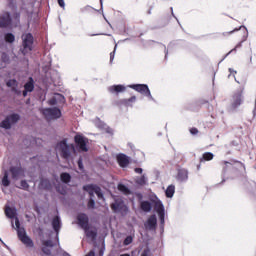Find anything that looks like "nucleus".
<instances>
[{
	"label": "nucleus",
	"mask_w": 256,
	"mask_h": 256,
	"mask_svg": "<svg viewBox=\"0 0 256 256\" xmlns=\"http://www.w3.org/2000/svg\"><path fill=\"white\" fill-rule=\"evenodd\" d=\"M77 222L81 229H84L86 233V237L91 239V241H95L97 239V232L93 230H89V216L85 213H80L77 215Z\"/></svg>",
	"instance_id": "f03ea898"
},
{
	"label": "nucleus",
	"mask_w": 256,
	"mask_h": 256,
	"mask_svg": "<svg viewBox=\"0 0 256 256\" xmlns=\"http://www.w3.org/2000/svg\"><path fill=\"white\" fill-rule=\"evenodd\" d=\"M60 179L62 183H70L71 182V174L67 173V172H63L60 175Z\"/></svg>",
	"instance_id": "5701e85b"
},
{
	"label": "nucleus",
	"mask_w": 256,
	"mask_h": 256,
	"mask_svg": "<svg viewBox=\"0 0 256 256\" xmlns=\"http://www.w3.org/2000/svg\"><path fill=\"white\" fill-rule=\"evenodd\" d=\"M11 25H13L11 13L3 12V14L0 15V29H7V27H11Z\"/></svg>",
	"instance_id": "1a4fd4ad"
},
{
	"label": "nucleus",
	"mask_w": 256,
	"mask_h": 256,
	"mask_svg": "<svg viewBox=\"0 0 256 256\" xmlns=\"http://www.w3.org/2000/svg\"><path fill=\"white\" fill-rule=\"evenodd\" d=\"M22 45L24 47V49L22 50L23 55H25L28 51H33V34H26L23 37Z\"/></svg>",
	"instance_id": "6e6552de"
},
{
	"label": "nucleus",
	"mask_w": 256,
	"mask_h": 256,
	"mask_svg": "<svg viewBox=\"0 0 256 256\" xmlns=\"http://www.w3.org/2000/svg\"><path fill=\"white\" fill-rule=\"evenodd\" d=\"M100 255H103V252H100Z\"/></svg>",
	"instance_id": "5fc2aeb1"
},
{
	"label": "nucleus",
	"mask_w": 256,
	"mask_h": 256,
	"mask_svg": "<svg viewBox=\"0 0 256 256\" xmlns=\"http://www.w3.org/2000/svg\"><path fill=\"white\" fill-rule=\"evenodd\" d=\"M78 167L80 169V171H83V159L79 158L78 160Z\"/></svg>",
	"instance_id": "ea45409f"
},
{
	"label": "nucleus",
	"mask_w": 256,
	"mask_h": 256,
	"mask_svg": "<svg viewBox=\"0 0 256 256\" xmlns=\"http://www.w3.org/2000/svg\"><path fill=\"white\" fill-rule=\"evenodd\" d=\"M141 209L146 212L151 211V204L149 202H142Z\"/></svg>",
	"instance_id": "c756f323"
},
{
	"label": "nucleus",
	"mask_w": 256,
	"mask_h": 256,
	"mask_svg": "<svg viewBox=\"0 0 256 256\" xmlns=\"http://www.w3.org/2000/svg\"><path fill=\"white\" fill-rule=\"evenodd\" d=\"M147 229H155V225H157V217L151 216L146 222Z\"/></svg>",
	"instance_id": "f3484780"
},
{
	"label": "nucleus",
	"mask_w": 256,
	"mask_h": 256,
	"mask_svg": "<svg viewBox=\"0 0 256 256\" xmlns=\"http://www.w3.org/2000/svg\"><path fill=\"white\" fill-rule=\"evenodd\" d=\"M229 71H230V73H233V70H232V69H230Z\"/></svg>",
	"instance_id": "864d4df0"
},
{
	"label": "nucleus",
	"mask_w": 256,
	"mask_h": 256,
	"mask_svg": "<svg viewBox=\"0 0 256 256\" xmlns=\"http://www.w3.org/2000/svg\"><path fill=\"white\" fill-rule=\"evenodd\" d=\"M131 89H134L135 91H138V93H141L142 95H146L147 97H150V99H153V96H151V91L149 90V87L145 84H136V85H130Z\"/></svg>",
	"instance_id": "9b49d317"
},
{
	"label": "nucleus",
	"mask_w": 256,
	"mask_h": 256,
	"mask_svg": "<svg viewBox=\"0 0 256 256\" xmlns=\"http://www.w3.org/2000/svg\"><path fill=\"white\" fill-rule=\"evenodd\" d=\"M190 133L192 135H197V133H199V131L196 128H192V129H190Z\"/></svg>",
	"instance_id": "37998d69"
},
{
	"label": "nucleus",
	"mask_w": 256,
	"mask_h": 256,
	"mask_svg": "<svg viewBox=\"0 0 256 256\" xmlns=\"http://www.w3.org/2000/svg\"><path fill=\"white\" fill-rule=\"evenodd\" d=\"M141 256H147V252H144Z\"/></svg>",
	"instance_id": "8fccbe9b"
},
{
	"label": "nucleus",
	"mask_w": 256,
	"mask_h": 256,
	"mask_svg": "<svg viewBox=\"0 0 256 256\" xmlns=\"http://www.w3.org/2000/svg\"><path fill=\"white\" fill-rule=\"evenodd\" d=\"M9 172L11 173V178L14 181H17L19 177H25V171L21 166H11L9 168Z\"/></svg>",
	"instance_id": "9d476101"
},
{
	"label": "nucleus",
	"mask_w": 256,
	"mask_h": 256,
	"mask_svg": "<svg viewBox=\"0 0 256 256\" xmlns=\"http://www.w3.org/2000/svg\"><path fill=\"white\" fill-rule=\"evenodd\" d=\"M35 89V82L30 77L29 81L24 85V90L28 91L29 93H32V91Z\"/></svg>",
	"instance_id": "6ab92c4d"
},
{
	"label": "nucleus",
	"mask_w": 256,
	"mask_h": 256,
	"mask_svg": "<svg viewBox=\"0 0 256 256\" xmlns=\"http://www.w3.org/2000/svg\"><path fill=\"white\" fill-rule=\"evenodd\" d=\"M56 148L59 151L60 157H62V159H70L71 155H75V153H77L74 144H67V138L58 142Z\"/></svg>",
	"instance_id": "f257e3e1"
},
{
	"label": "nucleus",
	"mask_w": 256,
	"mask_h": 256,
	"mask_svg": "<svg viewBox=\"0 0 256 256\" xmlns=\"http://www.w3.org/2000/svg\"><path fill=\"white\" fill-rule=\"evenodd\" d=\"M130 101H135V97H132V98L130 99Z\"/></svg>",
	"instance_id": "3c124183"
},
{
	"label": "nucleus",
	"mask_w": 256,
	"mask_h": 256,
	"mask_svg": "<svg viewBox=\"0 0 256 256\" xmlns=\"http://www.w3.org/2000/svg\"><path fill=\"white\" fill-rule=\"evenodd\" d=\"M42 245H44V247H54L53 241H51V240L43 241Z\"/></svg>",
	"instance_id": "f704fd0d"
},
{
	"label": "nucleus",
	"mask_w": 256,
	"mask_h": 256,
	"mask_svg": "<svg viewBox=\"0 0 256 256\" xmlns=\"http://www.w3.org/2000/svg\"><path fill=\"white\" fill-rule=\"evenodd\" d=\"M49 105H57V99L56 98H51L49 101H48Z\"/></svg>",
	"instance_id": "a19ab883"
},
{
	"label": "nucleus",
	"mask_w": 256,
	"mask_h": 256,
	"mask_svg": "<svg viewBox=\"0 0 256 256\" xmlns=\"http://www.w3.org/2000/svg\"><path fill=\"white\" fill-rule=\"evenodd\" d=\"M5 215L6 217H8V219H15V215H16L15 209L7 206L5 208Z\"/></svg>",
	"instance_id": "412c9836"
},
{
	"label": "nucleus",
	"mask_w": 256,
	"mask_h": 256,
	"mask_svg": "<svg viewBox=\"0 0 256 256\" xmlns=\"http://www.w3.org/2000/svg\"><path fill=\"white\" fill-rule=\"evenodd\" d=\"M173 195H175V186L171 185L166 189V196L173 197Z\"/></svg>",
	"instance_id": "bb28decb"
},
{
	"label": "nucleus",
	"mask_w": 256,
	"mask_h": 256,
	"mask_svg": "<svg viewBox=\"0 0 256 256\" xmlns=\"http://www.w3.org/2000/svg\"><path fill=\"white\" fill-rule=\"evenodd\" d=\"M43 115L46 119H61V110L57 107L45 108L43 110Z\"/></svg>",
	"instance_id": "0eeeda50"
},
{
	"label": "nucleus",
	"mask_w": 256,
	"mask_h": 256,
	"mask_svg": "<svg viewBox=\"0 0 256 256\" xmlns=\"http://www.w3.org/2000/svg\"><path fill=\"white\" fill-rule=\"evenodd\" d=\"M98 129H100V131H103L104 133L113 135V129L109 128V126H107V124H105L99 120H98Z\"/></svg>",
	"instance_id": "dca6fc26"
},
{
	"label": "nucleus",
	"mask_w": 256,
	"mask_h": 256,
	"mask_svg": "<svg viewBox=\"0 0 256 256\" xmlns=\"http://www.w3.org/2000/svg\"><path fill=\"white\" fill-rule=\"evenodd\" d=\"M17 17H19V14H17Z\"/></svg>",
	"instance_id": "6e6d98bb"
},
{
	"label": "nucleus",
	"mask_w": 256,
	"mask_h": 256,
	"mask_svg": "<svg viewBox=\"0 0 256 256\" xmlns=\"http://www.w3.org/2000/svg\"><path fill=\"white\" fill-rule=\"evenodd\" d=\"M113 59H115V55L113 53L110 54V62H113Z\"/></svg>",
	"instance_id": "49530a36"
},
{
	"label": "nucleus",
	"mask_w": 256,
	"mask_h": 256,
	"mask_svg": "<svg viewBox=\"0 0 256 256\" xmlns=\"http://www.w3.org/2000/svg\"><path fill=\"white\" fill-rule=\"evenodd\" d=\"M17 236L18 239L25 245V247H35V243H33V240L27 236V232L25 231V228H19L17 230Z\"/></svg>",
	"instance_id": "20e7f679"
},
{
	"label": "nucleus",
	"mask_w": 256,
	"mask_h": 256,
	"mask_svg": "<svg viewBox=\"0 0 256 256\" xmlns=\"http://www.w3.org/2000/svg\"><path fill=\"white\" fill-rule=\"evenodd\" d=\"M118 189L121 191V193H124L125 195L129 193V189L123 184H119Z\"/></svg>",
	"instance_id": "2f4dec72"
},
{
	"label": "nucleus",
	"mask_w": 256,
	"mask_h": 256,
	"mask_svg": "<svg viewBox=\"0 0 256 256\" xmlns=\"http://www.w3.org/2000/svg\"><path fill=\"white\" fill-rule=\"evenodd\" d=\"M74 143L78 149H80L82 152L87 153L89 151V148H87V143H89V139L87 137L81 135V134H76L74 136Z\"/></svg>",
	"instance_id": "423d86ee"
},
{
	"label": "nucleus",
	"mask_w": 256,
	"mask_h": 256,
	"mask_svg": "<svg viewBox=\"0 0 256 256\" xmlns=\"http://www.w3.org/2000/svg\"><path fill=\"white\" fill-rule=\"evenodd\" d=\"M178 179L180 181H185L187 179V170H181L179 173H178Z\"/></svg>",
	"instance_id": "c85d7f7f"
},
{
	"label": "nucleus",
	"mask_w": 256,
	"mask_h": 256,
	"mask_svg": "<svg viewBox=\"0 0 256 256\" xmlns=\"http://www.w3.org/2000/svg\"><path fill=\"white\" fill-rule=\"evenodd\" d=\"M6 43H15V35L13 33H7L4 36Z\"/></svg>",
	"instance_id": "393cba45"
},
{
	"label": "nucleus",
	"mask_w": 256,
	"mask_h": 256,
	"mask_svg": "<svg viewBox=\"0 0 256 256\" xmlns=\"http://www.w3.org/2000/svg\"><path fill=\"white\" fill-rule=\"evenodd\" d=\"M7 87H12L13 93H17V80L10 79L6 82Z\"/></svg>",
	"instance_id": "4be33fe9"
},
{
	"label": "nucleus",
	"mask_w": 256,
	"mask_h": 256,
	"mask_svg": "<svg viewBox=\"0 0 256 256\" xmlns=\"http://www.w3.org/2000/svg\"><path fill=\"white\" fill-rule=\"evenodd\" d=\"M97 197H98V199H103V194H101V193L99 192V190H98V193H97Z\"/></svg>",
	"instance_id": "de8ad7c7"
},
{
	"label": "nucleus",
	"mask_w": 256,
	"mask_h": 256,
	"mask_svg": "<svg viewBox=\"0 0 256 256\" xmlns=\"http://www.w3.org/2000/svg\"><path fill=\"white\" fill-rule=\"evenodd\" d=\"M86 13H91L92 15H95L97 13V10L95 8H92L91 6H87L85 8Z\"/></svg>",
	"instance_id": "72a5a7b5"
},
{
	"label": "nucleus",
	"mask_w": 256,
	"mask_h": 256,
	"mask_svg": "<svg viewBox=\"0 0 256 256\" xmlns=\"http://www.w3.org/2000/svg\"><path fill=\"white\" fill-rule=\"evenodd\" d=\"M135 173H143V169H141V168H136V169H135Z\"/></svg>",
	"instance_id": "a18cd8bd"
},
{
	"label": "nucleus",
	"mask_w": 256,
	"mask_h": 256,
	"mask_svg": "<svg viewBox=\"0 0 256 256\" xmlns=\"http://www.w3.org/2000/svg\"><path fill=\"white\" fill-rule=\"evenodd\" d=\"M15 226H16V229H21V223L19 222V218H15Z\"/></svg>",
	"instance_id": "58836bf2"
},
{
	"label": "nucleus",
	"mask_w": 256,
	"mask_h": 256,
	"mask_svg": "<svg viewBox=\"0 0 256 256\" xmlns=\"http://www.w3.org/2000/svg\"><path fill=\"white\" fill-rule=\"evenodd\" d=\"M213 157H214V155L211 152H206L203 154L204 161H211V160H213Z\"/></svg>",
	"instance_id": "7c9ffc66"
},
{
	"label": "nucleus",
	"mask_w": 256,
	"mask_h": 256,
	"mask_svg": "<svg viewBox=\"0 0 256 256\" xmlns=\"http://www.w3.org/2000/svg\"><path fill=\"white\" fill-rule=\"evenodd\" d=\"M42 252L44 253V255H51V249L46 247H42Z\"/></svg>",
	"instance_id": "4c0bfd02"
},
{
	"label": "nucleus",
	"mask_w": 256,
	"mask_h": 256,
	"mask_svg": "<svg viewBox=\"0 0 256 256\" xmlns=\"http://www.w3.org/2000/svg\"><path fill=\"white\" fill-rule=\"evenodd\" d=\"M110 93H123L125 91V86L123 85H113L109 87Z\"/></svg>",
	"instance_id": "a211bd4d"
},
{
	"label": "nucleus",
	"mask_w": 256,
	"mask_h": 256,
	"mask_svg": "<svg viewBox=\"0 0 256 256\" xmlns=\"http://www.w3.org/2000/svg\"><path fill=\"white\" fill-rule=\"evenodd\" d=\"M101 5H103V0H100Z\"/></svg>",
	"instance_id": "603ef678"
},
{
	"label": "nucleus",
	"mask_w": 256,
	"mask_h": 256,
	"mask_svg": "<svg viewBox=\"0 0 256 256\" xmlns=\"http://www.w3.org/2000/svg\"><path fill=\"white\" fill-rule=\"evenodd\" d=\"M137 183L139 185H145V183H147V178L145 176H142L140 179L137 180Z\"/></svg>",
	"instance_id": "c9c22d12"
},
{
	"label": "nucleus",
	"mask_w": 256,
	"mask_h": 256,
	"mask_svg": "<svg viewBox=\"0 0 256 256\" xmlns=\"http://www.w3.org/2000/svg\"><path fill=\"white\" fill-rule=\"evenodd\" d=\"M111 208L115 211V213H119L120 211H125L126 207L123 204V200L118 199L111 205Z\"/></svg>",
	"instance_id": "ddd939ff"
},
{
	"label": "nucleus",
	"mask_w": 256,
	"mask_h": 256,
	"mask_svg": "<svg viewBox=\"0 0 256 256\" xmlns=\"http://www.w3.org/2000/svg\"><path fill=\"white\" fill-rule=\"evenodd\" d=\"M40 187H43V189H49V187H51V182H49L48 179H41Z\"/></svg>",
	"instance_id": "a878e982"
},
{
	"label": "nucleus",
	"mask_w": 256,
	"mask_h": 256,
	"mask_svg": "<svg viewBox=\"0 0 256 256\" xmlns=\"http://www.w3.org/2000/svg\"><path fill=\"white\" fill-rule=\"evenodd\" d=\"M3 187H9L11 185V180H9V172L5 171L4 176L1 181Z\"/></svg>",
	"instance_id": "aec40b11"
},
{
	"label": "nucleus",
	"mask_w": 256,
	"mask_h": 256,
	"mask_svg": "<svg viewBox=\"0 0 256 256\" xmlns=\"http://www.w3.org/2000/svg\"><path fill=\"white\" fill-rule=\"evenodd\" d=\"M85 256H95V251L91 250L88 254H86Z\"/></svg>",
	"instance_id": "c03bdc74"
},
{
	"label": "nucleus",
	"mask_w": 256,
	"mask_h": 256,
	"mask_svg": "<svg viewBox=\"0 0 256 256\" xmlns=\"http://www.w3.org/2000/svg\"><path fill=\"white\" fill-rule=\"evenodd\" d=\"M242 101L243 100L241 99V95L234 96V101L232 103L233 108L237 109V107H239V105H241Z\"/></svg>",
	"instance_id": "b1692460"
},
{
	"label": "nucleus",
	"mask_w": 256,
	"mask_h": 256,
	"mask_svg": "<svg viewBox=\"0 0 256 256\" xmlns=\"http://www.w3.org/2000/svg\"><path fill=\"white\" fill-rule=\"evenodd\" d=\"M153 202L155 203V209L158 213V217H159L161 223H165V208L163 207L161 200H159L158 198H155V200H153Z\"/></svg>",
	"instance_id": "f8f14e48"
},
{
	"label": "nucleus",
	"mask_w": 256,
	"mask_h": 256,
	"mask_svg": "<svg viewBox=\"0 0 256 256\" xmlns=\"http://www.w3.org/2000/svg\"><path fill=\"white\" fill-rule=\"evenodd\" d=\"M27 93H29V91L24 89V91L22 92L23 97H25L27 95Z\"/></svg>",
	"instance_id": "09e8293b"
},
{
	"label": "nucleus",
	"mask_w": 256,
	"mask_h": 256,
	"mask_svg": "<svg viewBox=\"0 0 256 256\" xmlns=\"http://www.w3.org/2000/svg\"><path fill=\"white\" fill-rule=\"evenodd\" d=\"M58 5L62 7V9H65V0H58Z\"/></svg>",
	"instance_id": "79ce46f5"
},
{
	"label": "nucleus",
	"mask_w": 256,
	"mask_h": 256,
	"mask_svg": "<svg viewBox=\"0 0 256 256\" xmlns=\"http://www.w3.org/2000/svg\"><path fill=\"white\" fill-rule=\"evenodd\" d=\"M52 227L57 235H59V231L61 230V219L56 216L52 220Z\"/></svg>",
	"instance_id": "4468645a"
},
{
	"label": "nucleus",
	"mask_w": 256,
	"mask_h": 256,
	"mask_svg": "<svg viewBox=\"0 0 256 256\" xmlns=\"http://www.w3.org/2000/svg\"><path fill=\"white\" fill-rule=\"evenodd\" d=\"M1 59H2L3 63H9V61H10L9 55L5 52L2 53Z\"/></svg>",
	"instance_id": "473e14b6"
},
{
	"label": "nucleus",
	"mask_w": 256,
	"mask_h": 256,
	"mask_svg": "<svg viewBox=\"0 0 256 256\" xmlns=\"http://www.w3.org/2000/svg\"><path fill=\"white\" fill-rule=\"evenodd\" d=\"M131 243H133V238L131 236H128L125 240H124V245H131Z\"/></svg>",
	"instance_id": "e433bc0d"
},
{
	"label": "nucleus",
	"mask_w": 256,
	"mask_h": 256,
	"mask_svg": "<svg viewBox=\"0 0 256 256\" xmlns=\"http://www.w3.org/2000/svg\"><path fill=\"white\" fill-rule=\"evenodd\" d=\"M83 190L87 191L90 196V200L88 201L87 207L88 209H94L95 208V200H93V197L97 195V185L89 184L83 186Z\"/></svg>",
	"instance_id": "7ed1b4c3"
},
{
	"label": "nucleus",
	"mask_w": 256,
	"mask_h": 256,
	"mask_svg": "<svg viewBox=\"0 0 256 256\" xmlns=\"http://www.w3.org/2000/svg\"><path fill=\"white\" fill-rule=\"evenodd\" d=\"M117 161L120 167H127V165H129V158L125 154H119L117 156Z\"/></svg>",
	"instance_id": "2eb2a0df"
},
{
	"label": "nucleus",
	"mask_w": 256,
	"mask_h": 256,
	"mask_svg": "<svg viewBox=\"0 0 256 256\" xmlns=\"http://www.w3.org/2000/svg\"><path fill=\"white\" fill-rule=\"evenodd\" d=\"M19 189H23V191H29V183L27 180H21Z\"/></svg>",
	"instance_id": "cd10ccee"
},
{
	"label": "nucleus",
	"mask_w": 256,
	"mask_h": 256,
	"mask_svg": "<svg viewBox=\"0 0 256 256\" xmlns=\"http://www.w3.org/2000/svg\"><path fill=\"white\" fill-rule=\"evenodd\" d=\"M19 119H21V116H19V114H10L0 123V127L2 129H11V126L15 125V123H17Z\"/></svg>",
	"instance_id": "39448f33"
}]
</instances>
